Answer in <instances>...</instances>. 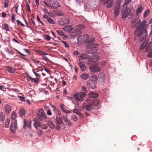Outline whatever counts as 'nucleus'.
<instances>
[{
	"instance_id": "nucleus-47",
	"label": "nucleus",
	"mask_w": 152,
	"mask_h": 152,
	"mask_svg": "<svg viewBox=\"0 0 152 152\" xmlns=\"http://www.w3.org/2000/svg\"><path fill=\"white\" fill-rule=\"evenodd\" d=\"M56 14L59 16H61L63 15V13L59 11H56Z\"/></svg>"
},
{
	"instance_id": "nucleus-61",
	"label": "nucleus",
	"mask_w": 152,
	"mask_h": 152,
	"mask_svg": "<svg viewBox=\"0 0 152 152\" xmlns=\"http://www.w3.org/2000/svg\"><path fill=\"white\" fill-rule=\"evenodd\" d=\"M73 54L74 55L76 56H78L79 55V53L78 51H74L73 52Z\"/></svg>"
},
{
	"instance_id": "nucleus-15",
	"label": "nucleus",
	"mask_w": 152,
	"mask_h": 152,
	"mask_svg": "<svg viewBox=\"0 0 152 152\" xmlns=\"http://www.w3.org/2000/svg\"><path fill=\"white\" fill-rule=\"evenodd\" d=\"M99 80L101 82H103L105 78V75L104 73L101 72L98 75Z\"/></svg>"
},
{
	"instance_id": "nucleus-44",
	"label": "nucleus",
	"mask_w": 152,
	"mask_h": 152,
	"mask_svg": "<svg viewBox=\"0 0 152 152\" xmlns=\"http://www.w3.org/2000/svg\"><path fill=\"white\" fill-rule=\"evenodd\" d=\"M23 123H24V124H23V128L24 129H25L27 127L28 121H27L26 120L24 119L23 120Z\"/></svg>"
},
{
	"instance_id": "nucleus-13",
	"label": "nucleus",
	"mask_w": 152,
	"mask_h": 152,
	"mask_svg": "<svg viewBox=\"0 0 152 152\" xmlns=\"http://www.w3.org/2000/svg\"><path fill=\"white\" fill-rule=\"evenodd\" d=\"M89 97L91 98H97L99 96V94L96 92H92L88 94Z\"/></svg>"
},
{
	"instance_id": "nucleus-10",
	"label": "nucleus",
	"mask_w": 152,
	"mask_h": 152,
	"mask_svg": "<svg viewBox=\"0 0 152 152\" xmlns=\"http://www.w3.org/2000/svg\"><path fill=\"white\" fill-rule=\"evenodd\" d=\"M88 37V35L86 34L82 35L78 37L77 39V41L79 42H82L86 40V39Z\"/></svg>"
},
{
	"instance_id": "nucleus-27",
	"label": "nucleus",
	"mask_w": 152,
	"mask_h": 152,
	"mask_svg": "<svg viewBox=\"0 0 152 152\" xmlns=\"http://www.w3.org/2000/svg\"><path fill=\"white\" fill-rule=\"evenodd\" d=\"M56 121L59 124H62L63 122L61 118L58 116H56Z\"/></svg>"
},
{
	"instance_id": "nucleus-53",
	"label": "nucleus",
	"mask_w": 152,
	"mask_h": 152,
	"mask_svg": "<svg viewBox=\"0 0 152 152\" xmlns=\"http://www.w3.org/2000/svg\"><path fill=\"white\" fill-rule=\"evenodd\" d=\"M27 124V126L29 128L31 129V122L30 121H28Z\"/></svg>"
},
{
	"instance_id": "nucleus-30",
	"label": "nucleus",
	"mask_w": 152,
	"mask_h": 152,
	"mask_svg": "<svg viewBox=\"0 0 152 152\" xmlns=\"http://www.w3.org/2000/svg\"><path fill=\"white\" fill-rule=\"evenodd\" d=\"M90 102H91L92 105H93V107L94 106H98L99 104V102L98 101H95L93 102L90 101Z\"/></svg>"
},
{
	"instance_id": "nucleus-34",
	"label": "nucleus",
	"mask_w": 152,
	"mask_h": 152,
	"mask_svg": "<svg viewBox=\"0 0 152 152\" xmlns=\"http://www.w3.org/2000/svg\"><path fill=\"white\" fill-rule=\"evenodd\" d=\"M17 117V114L15 112H13L11 115V118L12 120H16L15 118Z\"/></svg>"
},
{
	"instance_id": "nucleus-31",
	"label": "nucleus",
	"mask_w": 152,
	"mask_h": 152,
	"mask_svg": "<svg viewBox=\"0 0 152 152\" xmlns=\"http://www.w3.org/2000/svg\"><path fill=\"white\" fill-rule=\"evenodd\" d=\"M71 120L72 121H75L77 120V117L74 115H72L71 117Z\"/></svg>"
},
{
	"instance_id": "nucleus-14",
	"label": "nucleus",
	"mask_w": 152,
	"mask_h": 152,
	"mask_svg": "<svg viewBox=\"0 0 152 152\" xmlns=\"http://www.w3.org/2000/svg\"><path fill=\"white\" fill-rule=\"evenodd\" d=\"M88 86L91 89H94L96 88L95 83L92 80H90L87 83Z\"/></svg>"
},
{
	"instance_id": "nucleus-50",
	"label": "nucleus",
	"mask_w": 152,
	"mask_h": 152,
	"mask_svg": "<svg viewBox=\"0 0 152 152\" xmlns=\"http://www.w3.org/2000/svg\"><path fill=\"white\" fill-rule=\"evenodd\" d=\"M39 80L37 77H36V78H34L33 82L34 83H38Z\"/></svg>"
},
{
	"instance_id": "nucleus-32",
	"label": "nucleus",
	"mask_w": 152,
	"mask_h": 152,
	"mask_svg": "<svg viewBox=\"0 0 152 152\" xmlns=\"http://www.w3.org/2000/svg\"><path fill=\"white\" fill-rule=\"evenodd\" d=\"M52 107L53 108L54 110L55 111L56 114H58V115H61V112L59 111L58 109H56V107H55L53 105H52Z\"/></svg>"
},
{
	"instance_id": "nucleus-24",
	"label": "nucleus",
	"mask_w": 152,
	"mask_h": 152,
	"mask_svg": "<svg viewBox=\"0 0 152 152\" xmlns=\"http://www.w3.org/2000/svg\"><path fill=\"white\" fill-rule=\"evenodd\" d=\"M8 71L10 73H14L16 70L13 67H6Z\"/></svg>"
},
{
	"instance_id": "nucleus-33",
	"label": "nucleus",
	"mask_w": 152,
	"mask_h": 152,
	"mask_svg": "<svg viewBox=\"0 0 152 152\" xmlns=\"http://www.w3.org/2000/svg\"><path fill=\"white\" fill-rule=\"evenodd\" d=\"M48 125L52 129L54 128L55 127V125L51 121H49L48 122Z\"/></svg>"
},
{
	"instance_id": "nucleus-29",
	"label": "nucleus",
	"mask_w": 152,
	"mask_h": 152,
	"mask_svg": "<svg viewBox=\"0 0 152 152\" xmlns=\"http://www.w3.org/2000/svg\"><path fill=\"white\" fill-rule=\"evenodd\" d=\"M25 112L23 108H21L20 112L19 113V115L21 117H22L24 115H25Z\"/></svg>"
},
{
	"instance_id": "nucleus-26",
	"label": "nucleus",
	"mask_w": 152,
	"mask_h": 152,
	"mask_svg": "<svg viewBox=\"0 0 152 152\" xmlns=\"http://www.w3.org/2000/svg\"><path fill=\"white\" fill-rule=\"evenodd\" d=\"M73 97L77 101L80 102V98L78 94H75L73 95Z\"/></svg>"
},
{
	"instance_id": "nucleus-41",
	"label": "nucleus",
	"mask_w": 152,
	"mask_h": 152,
	"mask_svg": "<svg viewBox=\"0 0 152 152\" xmlns=\"http://www.w3.org/2000/svg\"><path fill=\"white\" fill-rule=\"evenodd\" d=\"M56 32L60 36H62L63 35L64 33L63 31L60 30H58L56 31Z\"/></svg>"
},
{
	"instance_id": "nucleus-46",
	"label": "nucleus",
	"mask_w": 152,
	"mask_h": 152,
	"mask_svg": "<svg viewBox=\"0 0 152 152\" xmlns=\"http://www.w3.org/2000/svg\"><path fill=\"white\" fill-rule=\"evenodd\" d=\"M140 145L139 144H138L137 145H136L134 147V150H139V148H138V146H140Z\"/></svg>"
},
{
	"instance_id": "nucleus-54",
	"label": "nucleus",
	"mask_w": 152,
	"mask_h": 152,
	"mask_svg": "<svg viewBox=\"0 0 152 152\" xmlns=\"http://www.w3.org/2000/svg\"><path fill=\"white\" fill-rule=\"evenodd\" d=\"M132 1V0H125V4H128Z\"/></svg>"
},
{
	"instance_id": "nucleus-45",
	"label": "nucleus",
	"mask_w": 152,
	"mask_h": 152,
	"mask_svg": "<svg viewBox=\"0 0 152 152\" xmlns=\"http://www.w3.org/2000/svg\"><path fill=\"white\" fill-rule=\"evenodd\" d=\"M81 59H79V62L78 63L79 66H85V64L81 62Z\"/></svg>"
},
{
	"instance_id": "nucleus-63",
	"label": "nucleus",
	"mask_w": 152,
	"mask_h": 152,
	"mask_svg": "<svg viewBox=\"0 0 152 152\" xmlns=\"http://www.w3.org/2000/svg\"><path fill=\"white\" fill-rule=\"evenodd\" d=\"M33 61L35 63H36V64H39V60H36L35 59H34V60H33Z\"/></svg>"
},
{
	"instance_id": "nucleus-43",
	"label": "nucleus",
	"mask_w": 152,
	"mask_h": 152,
	"mask_svg": "<svg viewBox=\"0 0 152 152\" xmlns=\"http://www.w3.org/2000/svg\"><path fill=\"white\" fill-rule=\"evenodd\" d=\"M62 43H63L65 47L66 48H69V44L67 43L66 42L63 41V40H61V41Z\"/></svg>"
},
{
	"instance_id": "nucleus-1",
	"label": "nucleus",
	"mask_w": 152,
	"mask_h": 152,
	"mask_svg": "<svg viewBox=\"0 0 152 152\" xmlns=\"http://www.w3.org/2000/svg\"><path fill=\"white\" fill-rule=\"evenodd\" d=\"M146 23V20H144L141 22L140 20L135 25L136 28L139 30L137 31L135 38L140 37V41L141 42L146 38L148 34L147 30L145 28L148 27V25Z\"/></svg>"
},
{
	"instance_id": "nucleus-9",
	"label": "nucleus",
	"mask_w": 152,
	"mask_h": 152,
	"mask_svg": "<svg viewBox=\"0 0 152 152\" xmlns=\"http://www.w3.org/2000/svg\"><path fill=\"white\" fill-rule=\"evenodd\" d=\"M43 18L44 19H45L49 23L52 24H55L54 21L47 15H43Z\"/></svg>"
},
{
	"instance_id": "nucleus-20",
	"label": "nucleus",
	"mask_w": 152,
	"mask_h": 152,
	"mask_svg": "<svg viewBox=\"0 0 152 152\" xmlns=\"http://www.w3.org/2000/svg\"><path fill=\"white\" fill-rule=\"evenodd\" d=\"M89 57V56L86 54H81L79 56L80 59H87Z\"/></svg>"
},
{
	"instance_id": "nucleus-60",
	"label": "nucleus",
	"mask_w": 152,
	"mask_h": 152,
	"mask_svg": "<svg viewBox=\"0 0 152 152\" xmlns=\"http://www.w3.org/2000/svg\"><path fill=\"white\" fill-rule=\"evenodd\" d=\"M56 129L57 130H59L60 129V126L58 124H57V126L56 127Z\"/></svg>"
},
{
	"instance_id": "nucleus-35",
	"label": "nucleus",
	"mask_w": 152,
	"mask_h": 152,
	"mask_svg": "<svg viewBox=\"0 0 152 152\" xmlns=\"http://www.w3.org/2000/svg\"><path fill=\"white\" fill-rule=\"evenodd\" d=\"M150 13V10H147L144 13V17H146Z\"/></svg>"
},
{
	"instance_id": "nucleus-52",
	"label": "nucleus",
	"mask_w": 152,
	"mask_h": 152,
	"mask_svg": "<svg viewBox=\"0 0 152 152\" xmlns=\"http://www.w3.org/2000/svg\"><path fill=\"white\" fill-rule=\"evenodd\" d=\"M11 19L12 22H14L15 21V15L13 14H12V15Z\"/></svg>"
},
{
	"instance_id": "nucleus-40",
	"label": "nucleus",
	"mask_w": 152,
	"mask_h": 152,
	"mask_svg": "<svg viewBox=\"0 0 152 152\" xmlns=\"http://www.w3.org/2000/svg\"><path fill=\"white\" fill-rule=\"evenodd\" d=\"M122 18H126L127 16V13L125 12H122L121 13Z\"/></svg>"
},
{
	"instance_id": "nucleus-11",
	"label": "nucleus",
	"mask_w": 152,
	"mask_h": 152,
	"mask_svg": "<svg viewBox=\"0 0 152 152\" xmlns=\"http://www.w3.org/2000/svg\"><path fill=\"white\" fill-rule=\"evenodd\" d=\"M85 41V42L88 45L93 43L95 41V38L94 37H91L88 35V37Z\"/></svg>"
},
{
	"instance_id": "nucleus-19",
	"label": "nucleus",
	"mask_w": 152,
	"mask_h": 152,
	"mask_svg": "<svg viewBox=\"0 0 152 152\" xmlns=\"http://www.w3.org/2000/svg\"><path fill=\"white\" fill-rule=\"evenodd\" d=\"M114 13L116 16L119 15L120 11V7L115 6L114 9Z\"/></svg>"
},
{
	"instance_id": "nucleus-25",
	"label": "nucleus",
	"mask_w": 152,
	"mask_h": 152,
	"mask_svg": "<svg viewBox=\"0 0 152 152\" xmlns=\"http://www.w3.org/2000/svg\"><path fill=\"white\" fill-rule=\"evenodd\" d=\"M10 122V118H7L5 120V127L7 128L9 127V123Z\"/></svg>"
},
{
	"instance_id": "nucleus-4",
	"label": "nucleus",
	"mask_w": 152,
	"mask_h": 152,
	"mask_svg": "<svg viewBox=\"0 0 152 152\" xmlns=\"http://www.w3.org/2000/svg\"><path fill=\"white\" fill-rule=\"evenodd\" d=\"M39 113H38L37 117L38 119L41 121H45L47 118L46 114L43 112L42 109L39 110Z\"/></svg>"
},
{
	"instance_id": "nucleus-6",
	"label": "nucleus",
	"mask_w": 152,
	"mask_h": 152,
	"mask_svg": "<svg viewBox=\"0 0 152 152\" xmlns=\"http://www.w3.org/2000/svg\"><path fill=\"white\" fill-rule=\"evenodd\" d=\"M86 102V103L84 105V108L86 109V111H90L93 108V105L89 99H87Z\"/></svg>"
},
{
	"instance_id": "nucleus-51",
	"label": "nucleus",
	"mask_w": 152,
	"mask_h": 152,
	"mask_svg": "<svg viewBox=\"0 0 152 152\" xmlns=\"http://www.w3.org/2000/svg\"><path fill=\"white\" fill-rule=\"evenodd\" d=\"M51 38L50 37L49 35H47L46 37L45 38V39L47 41H49L50 40Z\"/></svg>"
},
{
	"instance_id": "nucleus-18",
	"label": "nucleus",
	"mask_w": 152,
	"mask_h": 152,
	"mask_svg": "<svg viewBox=\"0 0 152 152\" xmlns=\"http://www.w3.org/2000/svg\"><path fill=\"white\" fill-rule=\"evenodd\" d=\"M77 94H79L80 97V102H82L83 100V98L85 97L86 95V94L83 92H80L79 93H77Z\"/></svg>"
},
{
	"instance_id": "nucleus-42",
	"label": "nucleus",
	"mask_w": 152,
	"mask_h": 152,
	"mask_svg": "<svg viewBox=\"0 0 152 152\" xmlns=\"http://www.w3.org/2000/svg\"><path fill=\"white\" fill-rule=\"evenodd\" d=\"M4 29L7 31H10L9 29V27L8 26V25L7 24H5L4 25Z\"/></svg>"
},
{
	"instance_id": "nucleus-22",
	"label": "nucleus",
	"mask_w": 152,
	"mask_h": 152,
	"mask_svg": "<svg viewBox=\"0 0 152 152\" xmlns=\"http://www.w3.org/2000/svg\"><path fill=\"white\" fill-rule=\"evenodd\" d=\"M63 119L66 123V124L69 126H70L71 125V122L69 121L67 119L66 117L64 116L63 117Z\"/></svg>"
},
{
	"instance_id": "nucleus-12",
	"label": "nucleus",
	"mask_w": 152,
	"mask_h": 152,
	"mask_svg": "<svg viewBox=\"0 0 152 152\" xmlns=\"http://www.w3.org/2000/svg\"><path fill=\"white\" fill-rule=\"evenodd\" d=\"M89 69L90 72L92 74L100 71V69L99 67H89Z\"/></svg>"
},
{
	"instance_id": "nucleus-16",
	"label": "nucleus",
	"mask_w": 152,
	"mask_h": 152,
	"mask_svg": "<svg viewBox=\"0 0 152 152\" xmlns=\"http://www.w3.org/2000/svg\"><path fill=\"white\" fill-rule=\"evenodd\" d=\"M73 27L71 25L65 26L63 28V29L66 31L70 32L73 29Z\"/></svg>"
},
{
	"instance_id": "nucleus-21",
	"label": "nucleus",
	"mask_w": 152,
	"mask_h": 152,
	"mask_svg": "<svg viewBox=\"0 0 152 152\" xmlns=\"http://www.w3.org/2000/svg\"><path fill=\"white\" fill-rule=\"evenodd\" d=\"M17 90L16 89H12V91H10L9 93V94L10 96L12 97H15V94L16 93V91Z\"/></svg>"
},
{
	"instance_id": "nucleus-2",
	"label": "nucleus",
	"mask_w": 152,
	"mask_h": 152,
	"mask_svg": "<svg viewBox=\"0 0 152 152\" xmlns=\"http://www.w3.org/2000/svg\"><path fill=\"white\" fill-rule=\"evenodd\" d=\"M84 28V26L82 25H77L74 27V30L72 33H74V35L75 36H77L82 34L81 30H83Z\"/></svg>"
},
{
	"instance_id": "nucleus-38",
	"label": "nucleus",
	"mask_w": 152,
	"mask_h": 152,
	"mask_svg": "<svg viewBox=\"0 0 152 152\" xmlns=\"http://www.w3.org/2000/svg\"><path fill=\"white\" fill-rule=\"evenodd\" d=\"M38 52L40 54L42 55L45 56L48 55V53L40 50H39L38 51Z\"/></svg>"
},
{
	"instance_id": "nucleus-3",
	"label": "nucleus",
	"mask_w": 152,
	"mask_h": 152,
	"mask_svg": "<svg viewBox=\"0 0 152 152\" xmlns=\"http://www.w3.org/2000/svg\"><path fill=\"white\" fill-rule=\"evenodd\" d=\"M100 57L99 56L95 54L93 57V58L89 59L87 62V64L89 66H96L95 65L96 62L97 60L99 59Z\"/></svg>"
},
{
	"instance_id": "nucleus-55",
	"label": "nucleus",
	"mask_w": 152,
	"mask_h": 152,
	"mask_svg": "<svg viewBox=\"0 0 152 152\" xmlns=\"http://www.w3.org/2000/svg\"><path fill=\"white\" fill-rule=\"evenodd\" d=\"M0 89L3 91H4L5 89V88L4 86L2 85L0 86Z\"/></svg>"
},
{
	"instance_id": "nucleus-59",
	"label": "nucleus",
	"mask_w": 152,
	"mask_h": 152,
	"mask_svg": "<svg viewBox=\"0 0 152 152\" xmlns=\"http://www.w3.org/2000/svg\"><path fill=\"white\" fill-rule=\"evenodd\" d=\"M26 6L28 12L30 13L31 12L30 9V6L28 3L27 4Z\"/></svg>"
},
{
	"instance_id": "nucleus-28",
	"label": "nucleus",
	"mask_w": 152,
	"mask_h": 152,
	"mask_svg": "<svg viewBox=\"0 0 152 152\" xmlns=\"http://www.w3.org/2000/svg\"><path fill=\"white\" fill-rule=\"evenodd\" d=\"M65 21L64 19H60L58 21V23L61 25L65 26Z\"/></svg>"
},
{
	"instance_id": "nucleus-23",
	"label": "nucleus",
	"mask_w": 152,
	"mask_h": 152,
	"mask_svg": "<svg viewBox=\"0 0 152 152\" xmlns=\"http://www.w3.org/2000/svg\"><path fill=\"white\" fill-rule=\"evenodd\" d=\"M89 77V75L88 74H83L80 75V77L84 80L87 79Z\"/></svg>"
},
{
	"instance_id": "nucleus-7",
	"label": "nucleus",
	"mask_w": 152,
	"mask_h": 152,
	"mask_svg": "<svg viewBox=\"0 0 152 152\" xmlns=\"http://www.w3.org/2000/svg\"><path fill=\"white\" fill-rule=\"evenodd\" d=\"M17 121L16 120H15L14 122H12L11 124L10 127V130L12 132L14 133L15 132L16 129H18L17 126Z\"/></svg>"
},
{
	"instance_id": "nucleus-62",
	"label": "nucleus",
	"mask_w": 152,
	"mask_h": 152,
	"mask_svg": "<svg viewBox=\"0 0 152 152\" xmlns=\"http://www.w3.org/2000/svg\"><path fill=\"white\" fill-rule=\"evenodd\" d=\"M47 114L49 115H52V113L51 111L50 110H48L47 111Z\"/></svg>"
},
{
	"instance_id": "nucleus-49",
	"label": "nucleus",
	"mask_w": 152,
	"mask_h": 152,
	"mask_svg": "<svg viewBox=\"0 0 152 152\" xmlns=\"http://www.w3.org/2000/svg\"><path fill=\"white\" fill-rule=\"evenodd\" d=\"M8 1L6 0L5 1V2L4 3V7L5 8L7 7L8 6Z\"/></svg>"
},
{
	"instance_id": "nucleus-57",
	"label": "nucleus",
	"mask_w": 152,
	"mask_h": 152,
	"mask_svg": "<svg viewBox=\"0 0 152 152\" xmlns=\"http://www.w3.org/2000/svg\"><path fill=\"white\" fill-rule=\"evenodd\" d=\"M42 127L43 129H46L48 128V126L47 125L43 124Z\"/></svg>"
},
{
	"instance_id": "nucleus-37",
	"label": "nucleus",
	"mask_w": 152,
	"mask_h": 152,
	"mask_svg": "<svg viewBox=\"0 0 152 152\" xmlns=\"http://www.w3.org/2000/svg\"><path fill=\"white\" fill-rule=\"evenodd\" d=\"M142 10V7H140L138 8L136 11V14L137 15H138L141 12Z\"/></svg>"
},
{
	"instance_id": "nucleus-36",
	"label": "nucleus",
	"mask_w": 152,
	"mask_h": 152,
	"mask_svg": "<svg viewBox=\"0 0 152 152\" xmlns=\"http://www.w3.org/2000/svg\"><path fill=\"white\" fill-rule=\"evenodd\" d=\"M121 3V0H116L115 3L116 5L115 6L120 7V5Z\"/></svg>"
},
{
	"instance_id": "nucleus-39",
	"label": "nucleus",
	"mask_w": 152,
	"mask_h": 152,
	"mask_svg": "<svg viewBox=\"0 0 152 152\" xmlns=\"http://www.w3.org/2000/svg\"><path fill=\"white\" fill-rule=\"evenodd\" d=\"M64 20H65L64 21L65 22V25L69 23L70 22V20L69 19L67 18H64Z\"/></svg>"
},
{
	"instance_id": "nucleus-64",
	"label": "nucleus",
	"mask_w": 152,
	"mask_h": 152,
	"mask_svg": "<svg viewBox=\"0 0 152 152\" xmlns=\"http://www.w3.org/2000/svg\"><path fill=\"white\" fill-rule=\"evenodd\" d=\"M148 57L149 58H151L152 57V54L150 53V51L149 52L148 55Z\"/></svg>"
},
{
	"instance_id": "nucleus-58",
	"label": "nucleus",
	"mask_w": 152,
	"mask_h": 152,
	"mask_svg": "<svg viewBox=\"0 0 152 152\" xmlns=\"http://www.w3.org/2000/svg\"><path fill=\"white\" fill-rule=\"evenodd\" d=\"M36 124H37V126H41V124H40V123L39 121L38 120H37L36 121Z\"/></svg>"
},
{
	"instance_id": "nucleus-5",
	"label": "nucleus",
	"mask_w": 152,
	"mask_h": 152,
	"mask_svg": "<svg viewBox=\"0 0 152 152\" xmlns=\"http://www.w3.org/2000/svg\"><path fill=\"white\" fill-rule=\"evenodd\" d=\"M86 46L88 49L93 52L92 53H90L91 54L95 53L97 50V47L98 45L96 43H92L88 45H86Z\"/></svg>"
},
{
	"instance_id": "nucleus-56",
	"label": "nucleus",
	"mask_w": 152,
	"mask_h": 152,
	"mask_svg": "<svg viewBox=\"0 0 152 152\" xmlns=\"http://www.w3.org/2000/svg\"><path fill=\"white\" fill-rule=\"evenodd\" d=\"M37 134L39 135H41V133H42V131L41 130H40V129H38L37 131Z\"/></svg>"
},
{
	"instance_id": "nucleus-17",
	"label": "nucleus",
	"mask_w": 152,
	"mask_h": 152,
	"mask_svg": "<svg viewBox=\"0 0 152 152\" xmlns=\"http://www.w3.org/2000/svg\"><path fill=\"white\" fill-rule=\"evenodd\" d=\"M4 109L6 113L7 114L9 113L11 110V107L8 104L5 105Z\"/></svg>"
},
{
	"instance_id": "nucleus-8",
	"label": "nucleus",
	"mask_w": 152,
	"mask_h": 152,
	"mask_svg": "<svg viewBox=\"0 0 152 152\" xmlns=\"http://www.w3.org/2000/svg\"><path fill=\"white\" fill-rule=\"evenodd\" d=\"M113 0H104L103 4H106V7L107 8H110L113 5Z\"/></svg>"
},
{
	"instance_id": "nucleus-48",
	"label": "nucleus",
	"mask_w": 152,
	"mask_h": 152,
	"mask_svg": "<svg viewBox=\"0 0 152 152\" xmlns=\"http://www.w3.org/2000/svg\"><path fill=\"white\" fill-rule=\"evenodd\" d=\"M18 96V98L20 99V100L21 101H22L25 102V100H24V98L23 97L20 96Z\"/></svg>"
}]
</instances>
